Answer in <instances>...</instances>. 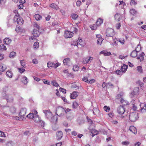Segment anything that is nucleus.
Masks as SVG:
<instances>
[{
  "mask_svg": "<svg viewBox=\"0 0 146 146\" xmlns=\"http://www.w3.org/2000/svg\"><path fill=\"white\" fill-rule=\"evenodd\" d=\"M138 118V113L135 112L131 113L129 114V119L132 122L135 121Z\"/></svg>",
  "mask_w": 146,
  "mask_h": 146,
  "instance_id": "f257e3e1",
  "label": "nucleus"
},
{
  "mask_svg": "<svg viewBox=\"0 0 146 146\" xmlns=\"http://www.w3.org/2000/svg\"><path fill=\"white\" fill-rule=\"evenodd\" d=\"M115 35V33L114 30L111 28L108 29L106 32V36L107 37H114V35Z\"/></svg>",
  "mask_w": 146,
  "mask_h": 146,
  "instance_id": "f03ea898",
  "label": "nucleus"
},
{
  "mask_svg": "<svg viewBox=\"0 0 146 146\" xmlns=\"http://www.w3.org/2000/svg\"><path fill=\"white\" fill-rule=\"evenodd\" d=\"M33 120L35 123H39V125L41 126H44V123L43 121L41 120L38 115L35 116L33 118Z\"/></svg>",
  "mask_w": 146,
  "mask_h": 146,
  "instance_id": "7ed1b4c3",
  "label": "nucleus"
},
{
  "mask_svg": "<svg viewBox=\"0 0 146 146\" xmlns=\"http://www.w3.org/2000/svg\"><path fill=\"white\" fill-rule=\"evenodd\" d=\"M26 111V109L25 108H22L20 110L19 115L21 117L22 120H24L25 119Z\"/></svg>",
  "mask_w": 146,
  "mask_h": 146,
  "instance_id": "20e7f679",
  "label": "nucleus"
},
{
  "mask_svg": "<svg viewBox=\"0 0 146 146\" xmlns=\"http://www.w3.org/2000/svg\"><path fill=\"white\" fill-rule=\"evenodd\" d=\"M47 65L48 68L54 67L55 68H56L60 66V64L58 63L55 64L53 62H49L47 63Z\"/></svg>",
  "mask_w": 146,
  "mask_h": 146,
  "instance_id": "39448f33",
  "label": "nucleus"
},
{
  "mask_svg": "<svg viewBox=\"0 0 146 146\" xmlns=\"http://www.w3.org/2000/svg\"><path fill=\"white\" fill-rule=\"evenodd\" d=\"M13 20L15 22L16 21L17 24L20 25H22L24 22L23 18L20 17L17 18L14 17Z\"/></svg>",
  "mask_w": 146,
  "mask_h": 146,
  "instance_id": "423d86ee",
  "label": "nucleus"
},
{
  "mask_svg": "<svg viewBox=\"0 0 146 146\" xmlns=\"http://www.w3.org/2000/svg\"><path fill=\"white\" fill-rule=\"evenodd\" d=\"M73 32L68 31H66L64 32V37L66 38H70L73 36Z\"/></svg>",
  "mask_w": 146,
  "mask_h": 146,
  "instance_id": "0eeeda50",
  "label": "nucleus"
},
{
  "mask_svg": "<svg viewBox=\"0 0 146 146\" xmlns=\"http://www.w3.org/2000/svg\"><path fill=\"white\" fill-rule=\"evenodd\" d=\"M112 39L113 40V42H110V44L113 47L117 46L118 42V40L115 37H113Z\"/></svg>",
  "mask_w": 146,
  "mask_h": 146,
  "instance_id": "6e6552de",
  "label": "nucleus"
},
{
  "mask_svg": "<svg viewBox=\"0 0 146 146\" xmlns=\"http://www.w3.org/2000/svg\"><path fill=\"white\" fill-rule=\"evenodd\" d=\"M125 111V108L123 106H120L117 109V112L120 115L124 114Z\"/></svg>",
  "mask_w": 146,
  "mask_h": 146,
  "instance_id": "1a4fd4ad",
  "label": "nucleus"
},
{
  "mask_svg": "<svg viewBox=\"0 0 146 146\" xmlns=\"http://www.w3.org/2000/svg\"><path fill=\"white\" fill-rule=\"evenodd\" d=\"M93 59V58L92 56H89L84 58L83 59V63L84 64H87L89 61H91Z\"/></svg>",
  "mask_w": 146,
  "mask_h": 146,
  "instance_id": "9d476101",
  "label": "nucleus"
},
{
  "mask_svg": "<svg viewBox=\"0 0 146 146\" xmlns=\"http://www.w3.org/2000/svg\"><path fill=\"white\" fill-rule=\"evenodd\" d=\"M63 108L61 107H58L56 109V113L58 116H61L63 113Z\"/></svg>",
  "mask_w": 146,
  "mask_h": 146,
  "instance_id": "9b49d317",
  "label": "nucleus"
},
{
  "mask_svg": "<svg viewBox=\"0 0 146 146\" xmlns=\"http://www.w3.org/2000/svg\"><path fill=\"white\" fill-rule=\"evenodd\" d=\"M43 112L45 113V115L47 118L50 119L51 117L52 114L50 111L44 110L43 111Z\"/></svg>",
  "mask_w": 146,
  "mask_h": 146,
  "instance_id": "f8f14e48",
  "label": "nucleus"
},
{
  "mask_svg": "<svg viewBox=\"0 0 146 146\" xmlns=\"http://www.w3.org/2000/svg\"><path fill=\"white\" fill-rule=\"evenodd\" d=\"M78 93L76 91H74L70 94V97L72 99H75L78 96Z\"/></svg>",
  "mask_w": 146,
  "mask_h": 146,
  "instance_id": "ddd939ff",
  "label": "nucleus"
},
{
  "mask_svg": "<svg viewBox=\"0 0 146 146\" xmlns=\"http://www.w3.org/2000/svg\"><path fill=\"white\" fill-rule=\"evenodd\" d=\"M40 33V32L39 31L35 29H33L32 33V34L35 37H38Z\"/></svg>",
  "mask_w": 146,
  "mask_h": 146,
  "instance_id": "4468645a",
  "label": "nucleus"
},
{
  "mask_svg": "<svg viewBox=\"0 0 146 146\" xmlns=\"http://www.w3.org/2000/svg\"><path fill=\"white\" fill-rule=\"evenodd\" d=\"M72 64V63L69 58L64 59V65H66L68 66H70Z\"/></svg>",
  "mask_w": 146,
  "mask_h": 146,
  "instance_id": "2eb2a0df",
  "label": "nucleus"
},
{
  "mask_svg": "<svg viewBox=\"0 0 146 146\" xmlns=\"http://www.w3.org/2000/svg\"><path fill=\"white\" fill-rule=\"evenodd\" d=\"M63 133L60 131H58L56 133V137L57 140L60 139L62 137Z\"/></svg>",
  "mask_w": 146,
  "mask_h": 146,
  "instance_id": "dca6fc26",
  "label": "nucleus"
},
{
  "mask_svg": "<svg viewBox=\"0 0 146 146\" xmlns=\"http://www.w3.org/2000/svg\"><path fill=\"white\" fill-rule=\"evenodd\" d=\"M15 31L17 33L24 32H25V30L19 26H17L15 29Z\"/></svg>",
  "mask_w": 146,
  "mask_h": 146,
  "instance_id": "f3484780",
  "label": "nucleus"
},
{
  "mask_svg": "<svg viewBox=\"0 0 146 146\" xmlns=\"http://www.w3.org/2000/svg\"><path fill=\"white\" fill-rule=\"evenodd\" d=\"M129 129L130 131L135 134L137 133L136 128L133 126H131L130 127Z\"/></svg>",
  "mask_w": 146,
  "mask_h": 146,
  "instance_id": "a211bd4d",
  "label": "nucleus"
},
{
  "mask_svg": "<svg viewBox=\"0 0 146 146\" xmlns=\"http://www.w3.org/2000/svg\"><path fill=\"white\" fill-rule=\"evenodd\" d=\"M128 66L127 65L125 64H124L121 67V70L122 71V72H123V73H125L127 69Z\"/></svg>",
  "mask_w": 146,
  "mask_h": 146,
  "instance_id": "6ab92c4d",
  "label": "nucleus"
},
{
  "mask_svg": "<svg viewBox=\"0 0 146 146\" xmlns=\"http://www.w3.org/2000/svg\"><path fill=\"white\" fill-rule=\"evenodd\" d=\"M7 68V66L4 64H0V71L3 72L5 71Z\"/></svg>",
  "mask_w": 146,
  "mask_h": 146,
  "instance_id": "aec40b11",
  "label": "nucleus"
},
{
  "mask_svg": "<svg viewBox=\"0 0 146 146\" xmlns=\"http://www.w3.org/2000/svg\"><path fill=\"white\" fill-rule=\"evenodd\" d=\"M100 54H103L105 56H110L111 55V53L110 52H108L105 50L101 51Z\"/></svg>",
  "mask_w": 146,
  "mask_h": 146,
  "instance_id": "412c9836",
  "label": "nucleus"
},
{
  "mask_svg": "<svg viewBox=\"0 0 146 146\" xmlns=\"http://www.w3.org/2000/svg\"><path fill=\"white\" fill-rule=\"evenodd\" d=\"M137 52L138 51H137L136 49H135V50L133 51L130 54L131 56L133 58L136 57L137 55Z\"/></svg>",
  "mask_w": 146,
  "mask_h": 146,
  "instance_id": "4be33fe9",
  "label": "nucleus"
},
{
  "mask_svg": "<svg viewBox=\"0 0 146 146\" xmlns=\"http://www.w3.org/2000/svg\"><path fill=\"white\" fill-rule=\"evenodd\" d=\"M145 55V54L143 52H141V53L140 54L139 56L137 58L138 59H139L141 61L143 60L144 59V56Z\"/></svg>",
  "mask_w": 146,
  "mask_h": 146,
  "instance_id": "5701e85b",
  "label": "nucleus"
},
{
  "mask_svg": "<svg viewBox=\"0 0 146 146\" xmlns=\"http://www.w3.org/2000/svg\"><path fill=\"white\" fill-rule=\"evenodd\" d=\"M68 71L67 70H66L64 71V73H66V76H67V78H72L73 77V75L72 73H67Z\"/></svg>",
  "mask_w": 146,
  "mask_h": 146,
  "instance_id": "b1692460",
  "label": "nucleus"
},
{
  "mask_svg": "<svg viewBox=\"0 0 146 146\" xmlns=\"http://www.w3.org/2000/svg\"><path fill=\"white\" fill-rule=\"evenodd\" d=\"M4 43L7 45H9L10 44L11 40L9 38H6L4 40Z\"/></svg>",
  "mask_w": 146,
  "mask_h": 146,
  "instance_id": "393cba45",
  "label": "nucleus"
},
{
  "mask_svg": "<svg viewBox=\"0 0 146 146\" xmlns=\"http://www.w3.org/2000/svg\"><path fill=\"white\" fill-rule=\"evenodd\" d=\"M103 22V20L102 19L99 18L98 19L96 23V25H97L98 26H100V25Z\"/></svg>",
  "mask_w": 146,
  "mask_h": 146,
  "instance_id": "a878e982",
  "label": "nucleus"
},
{
  "mask_svg": "<svg viewBox=\"0 0 146 146\" xmlns=\"http://www.w3.org/2000/svg\"><path fill=\"white\" fill-rule=\"evenodd\" d=\"M121 15L120 13H117L115 14V20H117L118 21L120 20V17Z\"/></svg>",
  "mask_w": 146,
  "mask_h": 146,
  "instance_id": "bb28decb",
  "label": "nucleus"
},
{
  "mask_svg": "<svg viewBox=\"0 0 146 146\" xmlns=\"http://www.w3.org/2000/svg\"><path fill=\"white\" fill-rule=\"evenodd\" d=\"M6 75L8 77L11 78L12 76L13 73L11 71L8 70L6 72Z\"/></svg>",
  "mask_w": 146,
  "mask_h": 146,
  "instance_id": "cd10ccee",
  "label": "nucleus"
},
{
  "mask_svg": "<svg viewBox=\"0 0 146 146\" xmlns=\"http://www.w3.org/2000/svg\"><path fill=\"white\" fill-rule=\"evenodd\" d=\"M21 81L25 84H27L28 82L27 78L25 76H23L21 79Z\"/></svg>",
  "mask_w": 146,
  "mask_h": 146,
  "instance_id": "c85d7f7f",
  "label": "nucleus"
},
{
  "mask_svg": "<svg viewBox=\"0 0 146 146\" xmlns=\"http://www.w3.org/2000/svg\"><path fill=\"white\" fill-rule=\"evenodd\" d=\"M141 111L142 112H144L146 111V104H142L141 105Z\"/></svg>",
  "mask_w": 146,
  "mask_h": 146,
  "instance_id": "c756f323",
  "label": "nucleus"
},
{
  "mask_svg": "<svg viewBox=\"0 0 146 146\" xmlns=\"http://www.w3.org/2000/svg\"><path fill=\"white\" fill-rule=\"evenodd\" d=\"M35 19L36 21H39L42 18V17L39 14H36L35 15Z\"/></svg>",
  "mask_w": 146,
  "mask_h": 146,
  "instance_id": "7c9ffc66",
  "label": "nucleus"
},
{
  "mask_svg": "<svg viewBox=\"0 0 146 146\" xmlns=\"http://www.w3.org/2000/svg\"><path fill=\"white\" fill-rule=\"evenodd\" d=\"M50 7L56 10H57L58 9V6L54 3H52L50 6Z\"/></svg>",
  "mask_w": 146,
  "mask_h": 146,
  "instance_id": "2f4dec72",
  "label": "nucleus"
},
{
  "mask_svg": "<svg viewBox=\"0 0 146 146\" xmlns=\"http://www.w3.org/2000/svg\"><path fill=\"white\" fill-rule=\"evenodd\" d=\"M7 49L6 47L3 44L0 45V50L3 51Z\"/></svg>",
  "mask_w": 146,
  "mask_h": 146,
  "instance_id": "473e14b6",
  "label": "nucleus"
},
{
  "mask_svg": "<svg viewBox=\"0 0 146 146\" xmlns=\"http://www.w3.org/2000/svg\"><path fill=\"white\" fill-rule=\"evenodd\" d=\"M79 68V67L78 65L75 64L73 67V70L74 71H77L78 70Z\"/></svg>",
  "mask_w": 146,
  "mask_h": 146,
  "instance_id": "72a5a7b5",
  "label": "nucleus"
},
{
  "mask_svg": "<svg viewBox=\"0 0 146 146\" xmlns=\"http://www.w3.org/2000/svg\"><path fill=\"white\" fill-rule=\"evenodd\" d=\"M27 117L29 119H33L34 118L35 116L33 113H30L27 115Z\"/></svg>",
  "mask_w": 146,
  "mask_h": 146,
  "instance_id": "f704fd0d",
  "label": "nucleus"
},
{
  "mask_svg": "<svg viewBox=\"0 0 146 146\" xmlns=\"http://www.w3.org/2000/svg\"><path fill=\"white\" fill-rule=\"evenodd\" d=\"M78 43L82 46H84L85 45V42L83 41L82 39H80L79 40Z\"/></svg>",
  "mask_w": 146,
  "mask_h": 146,
  "instance_id": "c9c22d12",
  "label": "nucleus"
},
{
  "mask_svg": "<svg viewBox=\"0 0 146 146\" xmlns=\"http://www.w3.org/2000/svg\"><path fill=\"white\" fill-rule=\"evenodd\" d=\"M78 106V103L77 102L75 101L73 102L72 107L73 108L75 109L77 108Z\"/></svg>",
  "mask_w": 146,
  "mask_h": 146,
  "instance_id": "e433bc0d",
  "label": "nucleus"
},
{
  "mask_svg": "<svg viewBox=\"0 0 146 146\" xmlns=\"http://www.w3.org/2000/svg\"><path fill=\"white\" fill-rule=\"evenodd\" d=\"M115 72L117 74L120 76L122 75L124 73L121 70H117Z\"/></svg>",
  "mask_w": 146,
  "mask_h": 146,
  "instance_id": "4c0bfd02",
  "label": "nucleus"
},
{
  "mask_svg": "<svg viewBox=\"0 0 146 146\" xmlns=\"http://www.w3.org/2000/svg\"><path fill=\"white\" fill-rule=\"evenodd\" d=\"M90 27L92 30H95L97 28V25H96L93 24L90 25Z\"/></svg>",
  "mask_w": 146,
  "mask_h": 146,
  "instance_id": "58836bf2",
  "label": "nucleus"
},
{
  "mask_svg": "<svg viewBox=\"0 0 146 146\" xmlns=\"http://www.w3.org/2000/svg\"><path fill=\"white\" fill-rule=\"evenodd\" d=\"M33 46L35 48H38L39 46V42H35Z\"/></svg>",
  "mask_w": 146,
  "mask_h": 146,
  "instance_id": "ea45409f",
  "label": "nucleus"
},
{
  "mask_svg": "<svg viewBox=\"0 0 146 146\" xmlns=\"http://www.w3.org/2000/svg\"><path fill=\"white\" fill-rule=\"evenodd\" d=\"M21 66L23 68H25L26 67L25 63L24 62V60H21L20 61Z\"/></svg>",
  "mask_w": 146,
  "mask_h": 146,
  "instance_id": "a19ab883",
  "label": "nucleus"
},
{
  "mask_svg": "<svg viewBox=\"0 0 146 146\" xmlns=\"http://www.w3.org/2000/svg\"><path fill=\"white\" fill-rule=\"evenodd\" d=\"M103 40L102 38H98L97 40V43L98 44L101 45Z\"/></svg>",
  "mask_w": 146,
  "mask_h": 146,
  "instance_id": "79ce46f5",
  "label": "nucleus"
},
{
  "mask_svg": "<svg viewBox=\"0 0 146 146\" xmlns=\"http://www.w3.org/2000/svg\"><path fill=\"white\" fill-rule=\"evenodd\" d=\"M52 84L54 86L57 87L59 86L58 84L55 80L52 81L51 82Z\"/></svg>",
  "mask_w": 146,
  "mask_h": 146,
  "instance_id": "37998d69",
  "label": "nucleus"
},
{
  "mask_svg": "<svg viewBox=\"0 0 146 146\" xmlns=\"http://www.w3.org/2000/svg\"><path fill=\"white\" fill-rule=\"evenodd\" d=\"M71 44L72 46H77L78 44V42L77 41H73Z\"/></svg>",
  "mask_w": 146,
  "mask_h": 146,
  "instance_id": "c03bdc74",
  "label": "nucleus"
},
{
  "mask_svg": "<svg viewBox=\"0 0 146 146\" xmlns=\"http://www.w3.org/2000/svg\"><path fill=\"white\" fill-rule=\"evenodd\" d=\"M93 111L94 115H96V113H98L99 112V110L97 108H94Z\"/></svg>",
  "mask_w": 146,
  "mask_h": 146,
  "instance_id": "a18cd8bd",
  "label": "nucleus"
},
{
  "mask_svg": "<svg viewBox=\"0 0 146 146\" xmlns=\"http://www.w3.org/2000/svg\"><path fill=\"white\" fill-rule=\"evenodd\" d=\"M19 72L21 74H22L25 71V70L23 68H18Z\"/></svg>",
  "mask_w": 146,
  "mask_h": 146,
  "instance_id": "49530a36",
  "label": "nucleus"
},
{
  "mask_svg": "<svg viewBox=\"0 0 146 146\" xmlns=\"http://www.w3.org/2000/svg\"><path fill=\"white\" fill-rule=\"evenodd\" d=\"M78 17V15L76 14H73L71 15V17L74 20H76Z\"/></svg>",
  "mask_w": 146,
  "mask_h": 146,
  "instance_id": "de8ad7c7",
  "label": "nucleus"
},
{
  "mask_svg": "<svg viewBox=\"0 0 146 146\" xmlns=\"http://www.w3.org/2000/svg\"><path fill=\"white\" fill-rule=\"evenodd\" d=\"M104 110L106 112H108L110 110V108L109 107H108L106 106H105L104 107Z\"/></svg>",
  "mask_w": 146,
  "mask_h": 146,
  "instance_id": "09e8293b",
  "label": "nucleus"
},
{
  "mask_svg": "<svg viewBox=\"0 0 146 146\" xmlns=\"http://www.w3.org/2000/svg\"><path fill=\"white\" fill-rule=\"evenodd\" d=\"M34 27L36 28L38 30H39L40 29V26L36 23H35L34 25Z\"/></svg>",
  "mask_w": 146,
  "mask_h": 146,
  "instance_id": "8fccbe9b",
  "label": "nucleus"
},
{
  "mask_svg": "<svg viewBox=\"0 0 146 146\" xmlns=\"http://www.w3.org/2000/svg\"><path fill=\"white\" fill-rule=\"evenodd\" d=\"M16 109L14 107H11L10 108V111L12 113H15L16 111Z\"/></svg>",
  "mask_w": 146,
  "mask_h": 146,
  "instance_id": "3c124183",
  "label": "nucleus"
},
{
  "mask_svg": "<svg viewBox=\"0 0 146 146\" xmlns=\"http://www.w3.org/2000/svg\"><path fill=\"white\" fill-rule=\"evenodd\" d=\"M14 13L15 14V16L14 17H16V18H18V17H19V14L18 11L16 10H14Z\"/></svg>",
  "mask_w": 146,
  "mask_h": 146,
  "instance_id": "603ef678",
  "label": "nucleus"
},
{
  "mask_svg": "<svg viewBox=\"0 0 146 146\" xmlns=\"http://www.w3.org/2000/svg\"><path fill=\"white\" fill-rule=\"evenodd\" d=\"M137 70L140 73H142L143 72V70L141 66H139L137 67Z\"/></svg>",
  "mask_w": 146,
  "mask_h": 146,
  "instance_id": "864d4df0",
  "label": "nucleus"
},
{
  "mask_svg": "<svg viewBox=\"0 0 146 146\" xmlns=\"http://www.w3.org/2000/svg\"><path fill=\"white\" fill-rule=\"evenodd\" d=\"M71 111V110L69 108H64V111L67 114H70V112Z\"/></svg>",
  "mask_w": 146,
  "mask_h": 146,
  "instance_id": "5fc2aeb1",
  "label": "nucleus"
},
{
  "mask_svg": "<svg viewBox=\"0 0 146 146\" xmlns=\"http://www.w3.org/2000/svg\"><path fill=\"white\" fill-rule=\"evenodd\" d=\"M137 11L134 9H132L130 10V12L133 15H134L136 13Z\"/></svg>",
  "mask_w": 146,
  "mask_h": 146,
  "instance_id": "6e6d98bb",
  "label": "nucleus"
},
{
  "mask_svg": "<svg viewBox=\"0 0 146 146\" xmlns=\"http://www.w3.org/2000/svg\"><path fill=\"white\" fill-rule=\"evenodd\" d=\"M139 92V88L138 87H136L134 88L133 92L135 94H137L138 92Z\"/></svg>",
  "mask_w": 146,
  "mask_h": 146,
  "instance_id": "4d7b16f0",
  "label": "nucleus"
},
{
  "mask_svg": "<svg viewBox=\"0 0 146 146\" xmlns=\"http://www.w3.org/2000/svg\"><path fill=\"white\" fill-rule=\"evenodd\" d=\"M16 53L14 52H11L10 54L9 57L10 58H13L15 55Z\"/></svg>",
  "mask_w": 146,
  "mask_h": 146,
  "instance_id": "13d9d810",
  "label": "nucleus"
},
{
  "mask_svg": "<svg viewBox=\"0 0 146 146\" xmlns=\"http://www.w3.org/2000/svg\"><path fill=\"white\" fill-rule=\"evenodd\" d=\"M121 144L124 145H128L129 144V142L128 141H123L121 143Z\"/></svg>",
  "mask_w": 146,
  "mask_h": 146,
  "instance_id": "bf43d9fd",
  "label": "nucleus"
},
{
  "mask_svg": "<svg viewBox=\"0 0 146 146\" xmlns=\"http://www.w3.org/2000/svg\"><path fill=\"white\" fill-rule=\"evenodd\" d=\"M130 4L131 5H135L137 4V3L134 0H131Z\"/></svg>",
  "mask_w": 146,
  "mask_h": 146,
  "instance_id": "052dcab7",
  "label": "nucleus"
},
{
  "mask_svg": "<svg viewBox=\"0 0 146 146\" xmlns=\"http://www.w3.org/2000/svg\"><path fill=\"white\" fill-rule=\"evenodd\" d=\"M7 146H13V143L11 141H9L7 143Z\"/></svg>",
  "mask_w": 146,
  "mask_h": 146,
  "instance_id": "680f3d73",
  "label": "nucleus"
},
{
  "mask_svg": "<svg viewBox=\"0 0 146 146\" xmlns=\"http://www.w3.org/2000/svg\"><path fill=\"white\" fill-rule=\"evenodd\" d=\"M82 80L83 81H84L85 82H86L87 83H88V78L86 76L84 77L82 79Z\"/></svg>",
  "mask_w": 146,
  "mask_h": 146,
  "instance_id": "e2e57ef3",
  "label": "nucleus"
},
{
  "mask_svg": "<svg viewBox=\"0 0 146 146\" xmlns=\"http://www.w3.org/2000/svg\"><path fill=\"white\" fill-rule=\"evenodd\" d=\"M31 111L32 112V113H33L35 115V116H36V115H37V114L38 113V112L36 110H32Z\"/></svg>",
  "mask_w": 146,
  "mask_h": 146,
  "instance_id": "0e129e2a",
  "label": "nucleus"
},
{
  "mask_svg": "<svg viewBox=\"0 0 146 146\" xmlns=\"http://www.w3.org/2000/svg\"><path fill=\"white\" fill-rule=\"evenodd\" d=\"M81 3V2L80 1H78L76 2V5L78 7H79Z\"/></svg>",
  "mask_w": 146,
  "mask_h": 146,
  "instance_id": "69168bd1",
  "label": "nucleus"
},
{
  "mask_svg": "<svg viewBox=\"0 0 146 146\" xmlns=\"http://www.w3.org/2000/svg\"><path fill=\"white\" fill-rule=\"evenodd\" d=\"M33 63L35 64H38V62L36 59H34L33 60Z\"/></svg>",
  "mask_w": 146,
  "mask_h": 146,
  "instance_id": "338daca9",
  "label": "nucleus"
},
{
  "mask_svg": "<svg viewBox=\"0 0 146 146\" xmlns=\"http://www.w3.org/2000/svg\"><path fill=\"white\" fill-rule=\"evenodd\" d=\"M109 116L110 117H112L114 115V114L112 112H110L108 114Z\"/></svg>",
  "mask_w": 146,
  "mask_h": 146,
  "instance_id": "774afa93",
  "label": "nucleus"
}]
</instances>
